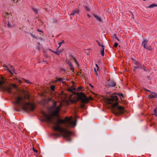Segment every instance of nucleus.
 <instances>
[{
  "label": "nucleus",
  "mask_w": 157,
  "mask_h": 157,
  "mask_svg": "<svg viewBox=\"0 0 157 157\" xmlns=\"http://www.w3.org/2000/svg\"><path fill=\"white\" fill-rule=\"evenodd\" d=\"M33 151H35V152H36V153L37 152V150H36L34 147L33 148Z\"/></svg>",
  "instance_id": "2f4dec72"
},
{
  "label": "nucleus",
  "mask_w": 157,
  "mask_h": 157,
  "mask_svg": "<svg viewBox=\"0 0 157 157\" xmlns=\"http://www.w3.org/2000/svg\"><path fill=\"white\" fill-rule=\"evenodd\" d=\"M62 80V78H58L57 81H61Z\"/></svg>",
  "instance_id": "f704fd0d"
},
{
  "label": "nucleus",
  "mask_w": 157,
  "mask_h": 157,
  "mask_svg": "<svg viewBox=\"0 0 157 157\" xmlns=\"http://www.w3.org/2000/svg\"><path fill=\"white\" fill-rule=\"evenodd\" d=\"M75 90V88H74V87H73L71 89H70V91H71L72 92L74 91Z\"/></svg>",
  "instance_id": "a878e982"
},
{
  "label": "nucleus",
  "mask_w": 157,
  "mask_h": 157,
  "mask_svg": "<svg viewBox=\"0 0 157 157\" xmlns=\"http://www.w3.org/2000/svg\"><path fill=\"white\" fill-rule=\"evenodd\" d=\"M55 86L52 85L51 86V89L52 91H53L55 90Z\"/></svg>",
  "instance_id": "b1692460"
},
{
  "label": "nucleus",
  "mask_w": 157,
  "mask_h": 157,
  "mask_svg": "<svg viewBox=\"0 0 157 157\" xmlns=\"http://www.w3.org/2000/svg\"><path fill=\"white\" fill-rule=\"evenodd\" d=\"M38 30L39 31V32H41V31H40V30H39V29H38Z\"/></svg>",
  "instance_id": "8fccbe9b"
},
{
  "label": "nucleus",
  "mask_w": 157,
  "mask_h": 157,
  "mask_svg": "<svg viewBox=\"0 0 157 157\" xmlns=\"http://www.w3.org/2000/svg\"><path fill=\"white\" fill-rule=\"evenodd\" d=\"M82 89V87H78L77 89V91H79L81 89Z\"/></svg>",
  "instance_id": "c85d7f7f"
},
{
  "label": "nucleus",
  "mask_w": 157,
  "mask_h": 157,
  "mask_svg": "<svg viewBox=\"0 0 157 157\" xmlns=\"http://www.w3.org/2000/svg\"><path fill=\"white\" fill-rule=\"evenodd\" d=\"M41 113L43 117V121L53 124L54 125L53 129L55 131L61 133V134H59L55 133L53 134L54 136L58 137L62 136L68 142H70L71 141V139L69 137V136L71 134V132L67 130L66 128L61 127L60 124V123L66 124V126L67 127H74L76 125V120H75V121H73L72 120L71 118L66 117L64 120L59 119L58 121H55L52 120L51 117L46 114L44 112L41 111Z\"/></svg>",
  "instance_id": "f257e3e1"
},
{
  "label": "nucleus",
  "mask_w": 157,
  "mask_h": 157,
  "mask_svg": "<svg viewBox=\"0 0 157 157\" xmlns=\"http://www.w3.org/2000/svg\"><path fill=\"white\" fill-rule=\"evenodd\" d=\"M96 66L97 67V71H98V65H97V64H96Z\"/></svg>",
  "instance_id": "4c0bfd02"
},
{
  "label": "nucleus",
  "mask_w": 157,
  "mask_h": 157,
  "mask_svg": "<svg viewBox=\"0 0 157 157\" xmlns=\"http://www.w3.org/2000/svg\"><path fill=\"white\" fill-rule=\"evenodd\" d=\"M13 86L14 88H16L17 87L16 85L15 84H13Z\"/></svg>",
  "instance_id": "a19ab883"
},
{
  "label": "nucleus",
  "mask_w": 157,
  "mask_h": 157,
  "mask_svg": "<svg viewBox=\"0 0 157 157\" xmlns=\"http://www.w3.org/2000/svg\"><path fill=\"white\" fill-rule=\"evenodd\" d=\"M157 6V5L153 3L150 5V6H148L147 8H152L154 7Z\"/></svg>",
  "instance_id": "a211bd4d"
},
{
  "label": "nucleus",
  "mask_w": 157,
  "mask_h": 157,
  "mask_svg": "<svg viewBox=\"0 0 157 157\" xmlns=\"http://www.w3.org/2000/svg\"><path fill=\"white\" fill-rule=\"evenodd\" d=\"M143 0V1H146V0Z\"/></svg>",
  "instance_id": "603ef678"
},
{
  "label": "nucleus",
  "mask_w": 157,
  "mask_h": 157,
  "mask_svg": "<svg viewBox=\"0 0 157 157\" xmlns=\"http://www.w3.org/2000/svg\"><path fill=\"white\" fill-rule=\"evenodd\" d=\"M73 60L77 66H79V63H78V61L76 60V59L73 56H71V59Z\"/></svg>",
  "instance_id": "dca6fc26"
},
{
  "label": "nucleus",
  "mask_w": 157,
  "mask_h": 157,
  "mask_svg": "<svg viewBox=\"0 0 157 157\" xmlns=\"http://www.w3.org/2000/svg\"><path fill=\"white\" fill-rule=\"evenodd\" d=\"M31 35H32V36L33 37H34V36L33 34H31Z\"/></svg>",
  "instance_id": "09e8293b"
},
{
  "label": "nucleus",
  "mask_w": 157,
  "mask_h": 157,
  "mask_svg": "<svg viewBox=\"0 0 157 157\" xmlns=\"http://www.w3.org/2000/svg\"><path fill=\"white\" fill-rule=\"evenodd\" d=\"M4 16L6 18H8L7 21L8 22V24L7 25V26L8 27L10 28L13 26L14 25L13 23L12 22H10L8 20L9 17H11V15L9 14L8 13H5V14L4 15Z\"/></svg>",
  "instance_id": "0eeeda50"
},
{
  "label": "nucleus",
  "mask_w": 157,
  "mask_h": 157,
  "mask_svg": "<svg viewBox=\"0 0 157 157\" xmlns=\"http://www.w3.org/2000/svg\"><path fill=\"white\" fill-rule=\"evenodd\" d=\"M144 70H145V71H146V70H145V69H144Z\"/></svg>",
  "instance_id": "864d4df0"
},
{
  "label": "nucleus",
  "mask_w": 157,
  "mask_h": 157,
  "mask_svg": "<svg viewBox=\"0 0 157 157\" xmlns=\"http://www.w3.org/2000/svg\"><path fill=\"white\" fill-rule=\"evenodd\" d=\"M75 14H78L79 13V10L78 9H75L73 10Z\"/></svg>",
  "instance_id": "412c9836"
},
{
  "label": "nucleus",
  "mask_w": 157,
  "mask_h": 157,
  "mask_svg": "<svg viewBox=\"0 0 157 157\" xmlns=\"http://www.w3.org/2000/svg\"><path fill=\"white\" fill-rule=\"evenodd\" d=\"M154 112L155 113H156V109H154Z\"/></svg>",
  "instance_id": "37998d69"
},
{
  "label": "nucleus",
  "mask_w": 157,
  "mask_h": 157,
  "mask_svg": "<svg viewBox=\"0 0 157 157\" xmlns=\"http://www.w3.org/2000/svg\"><path fill=\"white\" fill-rule=\"evenodd\" d=\"M148 42V40L146 39H144L142 42V45L144 48H146V44Z\"/></svg>",
  "instance_id": "f8f14e48"
},
{
  "label": "nucleus",
  "mask_w": 157,
  "mask_h": 157,
  "mask_svg": "<svg viewBox=\"0 0 157 157\" xmlns=\"http://www.w3.org/2000/svg\"><path fill=\"white\" fill-rule=\"evenodd\" d=\"M139 63L140 65L139 66L138 64H136L137 65V66H135L134 67V68L133 69L134 70H135V69H136V68H142V69L143 67H144V65L143 64L140 63L139 62Z\"/></svg>",
  "instance_id": "ddd939ff"
},
{
  "label": "nucleus",
  "mask_w": 157,
  "mask_h": 157,
  "mask_svg": "<svg viewBox=\"0 0 157 157\" xmlns=\"http://www.w3.org/2000/svg\"><path fill=\"white\" fill-rule=\"evenodd\" d=\"M148 98H157V94L155 92H151L150 94L148 95Z\"/></svg>",
  "instance_id": "9d476101"
},
{
  "label": "nucleus",
  "mask_w": 157,
  "mask_h": 157,
  "mask_svg": "<svg viewBox=\"0 0 157 157\" xmlns=\"http://www.w3.org/2000/svg\"><path fill=\"white\" fill-rule=\"evenodd\" d=\"M52 100V99L50 98L49 99V101H51Z\"/></svg>",
  "instance_id": "49530a36"
},
{
  "label": "nucleus",
  "mask_w": 157,
  "mask_h": 157,
  "mask_svg": "<svg viewBox=\"0 0 157 157\" xmlns=\"http://www.w3.org/2000/svg\"><path fill=\"white\" fill-rule=\"evenodd\" d=\"M94 71H95V73L97 75V71H96L95 68H94Z\"/></svg>",
  "instance_id": "58836bf2"
},
{
  "label": "nucleus",
  "mask_w": 157,
  "mask_h": 157,
  "mask_svg": "<svg viewBox=\"0 0 157 157\" xmlns=\"http://www.w3.org/2000/svg\"><path fill=\"white\" fill-rule=\"evenodd\" d=\"M132 61H133V63H135V64H138V65H139V66L140 65L139 63V62H138L137 61H136L135 59H133V58H132Z\"/></svg>",
  "instance_id": "aec40b11"
},
{
  "label": "nucleus",
  "mask_w": 157,
  "mask_h": 157,
  "mask_svg": "<svg viewBox=\"0 0 157 157\" xmlns=\"http://www.w3.org/2000/svg\"><path fill=\"white\" fill-rule=\"evenodd\" d=\"M84 7L87 11H89L90 10L89 8L87 6H84Z\"/></svg>",
  "instance_id": "bb28decb"
},
{
  "label": "nucleus",
  "mask_w": 157,
  "mask_h": 157,
  "mask_svg": "<svg viewBox=\"0 0 157 157\" xmlns=\"http://www.w3.org/2000/svg\"><path fill=\"white\" fill-rule=\"evenodd\" d=\"M33 10L34 12H35V13H37V10L36 9H35V8H33Z\"/></svg>",
  "instance_id": "cd10ccee"
},
{
  "label": "nucleus",
  "mask_w": 157,
  "mask_h": 157,
  "mask_svg": "<svg viewBox=\"0 0 157 157\" xmlns=\"http://www.w3.org/2000/svg\"><path fill=\"white\" fill-rule=\"evenodd\" d=\"M23 80H24V81L25 82L27 83L28 84H31L32 83L31 82H30L29 80H26V79H24V78H23Z\"/></svg>",
  "instance_id": "5701e85b"
},
{
  "label": "nucleus",
  "mask_w": 157,
  "mask_h": 157,
  "mask_svg": "<svg viewBox=\"0 0 157 157\" xmlns=\"http://www.w3.org/2000/svg\"><path fill=\"white\" fill-rule=\"evenodd\" d=\"M11 87L8 86L7 82L4 78L2 77L0 78V90L3 91H7L11 93Z\"/></svg>",
  "instance_id": "39448f33"
},
{
  "label": "nucleus",
  "mask_w": 157,
  "mask_h": 157,
  "mask_svg": "<svg viewBox=\"0 0 157 157\" xmlns=\"http://www.w3.org/2000/svg\"><path fill=\"white\" fill-rule=\"evenodd\" d=\"M4 66L6 68V69H7V70L8 71L9 73H10L11 75H12L13 74V73L11 71V70H12L13 71L14 73H15L14 71V70L13 69V68L12 66H11V65L10 66V69L8 67L6 66V65H4Z\"/></svg>",
  "instance_id": "1a4fd4ad"
},
{
  "label": "nucleus",
  "mask_w": 157,
  "mask_h": 157,
  "mask_svg": "<svg viewBox=\"0 0 157 157\" xmlns=\"http://www.w3.org/2000/svg\"><path fill=\"white\" fill-rule=\"evenodd\" d=\"M114 36H115V38L116 39H117L118 41H119V40L117 38V36H116V35L115 34H114Z\"/></svg>",
  "instance_id": "e433bc0d"
},
{
  "label": "nucleus",
  "mask_w": 157,
  "mask_h": 157,
  "mask_svg": "<svg viewBox=\"0 0 157 157\" xmlns=\"http://www.w3.org/2000/svg\"><path fill=\"white\" fill-rule=\"evenodd\" d=\"M146 48L147 50H151V48L150 47H148L147 46H146V48Z\"/></svg>",
  "instance_id": "393cba45"
},
{
  "label": "nucleus",
  "mask_w": 157,
  "mask_h": 157,
  "mask_svg": "<svg viewBox=\"0 0 157 157\" xmlns=\"http://www.w3.org/2000/svg\"><path fill=\"white\" fill-rule=\"evenodd\" d=\"M87 16H88V17L89 18L90 17V16L89 14H87Z\"/></svg>",
  "instance_id": "c03bdc74"
},
{
  "label": "nucleus",
  "mask_w": 157,
  "mask_h": 157,
  "mask_svg": "<svg viewBox=\"0 0 157 157\" xmlns=\"http://www.w3.org/2000/svg\"><path fill=\"white\" fill-rule=\"evenodd\" d=\"M18 82H19V83H21L22 82H21V80H19L18 81Z\"/></svg>",
  "instance_id": "ea45409f"
},
{
  "label": "nucleus",
  "mask_w": 157,
  "mask_h": 157,
  "mask_svg": "<svg viewBox=\"0 0 157 157\" xmlns=\"http://www.w3.org/2000/svg\"><path fill=\"white\" fill-rule=\"evenodd\" d=\"M67 63L68 64L71 70L73 71L74 68L73 67L71 62L69 60H67Z\"/></svg>",
  "instance_id": "9b49d317"
},
{
  "label": "nucleus",
  "mask_w": 157,
  "mask_h": 157,
  "mask_svg": "<svg viewBox=\"0 0 157 157\" xmlns=\"http://www.w3.org/2000/svg\"><path fill=\"white\" fill-rule=\"evenodd\" d=\"M16 103L24 111H28V107L31 111H33L34 109V104L30 102H26L22 98L18 96L16 98Z\"/></svg>",
  "instance_id": "7ed1b4c3"
},
{
  "label": "nucleus",
  "mask_w": 157,
  "mask_h": 157,
  "mask_svg": "<svg viewBox=\"0 0 157 157\" xmlns=\"http://www.w3.org/2000/svg\"><path fill=\"white\" fill-rule=\"evenodd\" d=\"M90 85V86H91L92 87H93V86L92 85Z\"/></svg>",
  "instance_id": "3c124183"
},
{
  "label": "nucleus",
  "mask_w": 157,
  "mask_h": 157,
  "mask_svg": "<svg viewBox=\"0 0 157 157\" xmlns=\"http://www.w3.org/2000/svg\"><path fill=\"white\" fill-rule=\"evenodd\" d=\"M64 43V41L63 40H62L61 42H60L59 43H58V44L59 45V47L57 48V50H58L59 49V48L61 46V44H63Z\"/></svg>",
  "instance_id": "4be33fe9"
},
{
  "label": "nucleus",
  "mask_w": 157,
  "mask_h": 157,
  "mask_svg": "<svg viewBox=\"0 0 157 157\" xmlns=\"http://www.w3.org/2000/svg\"><path fill=\"white\" fill-rule=\"evenodd\" d=\"M107 84L109 86L111 87H115L116 85V82L113 80H109Z\"/></svg>",
  "instance_id": "6e6552de"
},
{
  "label": "nucleus",
  "mask_w": 157,
  "mask_h": 157,
  "mask_svg": "<svg viewBox=\"0 0 157 157\" xmlns=\"http://www.w3.org/2000/svg\"><path fill=\"white\" fill-rule=\"evenodd\" d=\"M57 50H58L57 52V51L56 52H54V51H52V50H51V51H52V52H54L57 55H59L62 52V50H59V49L58 50L57 49Z\"/></svg>",
  "instance_id": "f3484780"
},
{
  "label": "nucleus",
  "mask_w": 157,
  "mask_h": 157,
  "mask_svg": "<svg viewBox=\"0 0 157 157\" xmlns=\"http://www.w3.org/2000/svg\"><path fill=\"white\" fill-rule=\"evenodd\" d=\"M77 96L78 99L81 101L82 103H86L88 101V99L86 97V95L83 93H78Z\"/></svg>",
  "instance_id": "423d86ee"
},
{
  "label": "nucleus",
  "mask_w": 157,
  "mask_h": 157,
  "mask_svg": "<svg viewBox=\"0 0 157 157\" xmlns=\"http://www.w3.org/2000/svg\"><path fill=\"white\" fill-rule=\"evenodd\" d=\"M104 47L103 45L102 46L101 50V53L102 56L104 55Z\"/></svg>",
  "instance_id": "2eb2a0df"
},
{
  "label": "nucleus",
  "mask_w": 157,
  "mask_h": 157,
  "mask_svg": "<svg viewBox=\"0 0 157 157\" xmlns=\"http://www.w3.org/2000/svg\"><path fill=\"white\" fill-rule=\"evenodd\" d=\"M118 95L120 97H123V94H119Z\"/></svg>",
  "instance_id": "72a5a7b5"
},
{
  "label": "nucleus",
  "mask_w": 157,
  "mask_h": 157,
  "mask_svg": "<svg viewBox=\"0 0 157 157\" xmlns=\"http://www.w3.org/2000/svg\"><path fill=\"white\" fill-rule=\"evenodd\" d=\"M52 101L53 105L50 108V110L52 112L53 116L58 117L61 107L62 106V103L53 100Z\"/></svg>",
  "instance_id": "20e7f679"
},
{
  "label": "nucleus",
  "mask_w": 157,
  "mask_h": 157,
  "mask_svg": "<svg viewBox=\"0 0 157 157\" xmlns=\"http://www.w3.org/2000/svg\"><path fill=\"white\" fill-rule=\"evenodd\" d=\"M31 35H32V36L33 37H34V36L33 34H31Z\"/></svg>",
  "instance_id": "de8ad7c7"
},
{
  "label": "nucleus",
  "mask_w": 157,
  "mask_h": 157,
  "mask_svg": "<svg viewBox=\"0 0 157 157\" xmlns=\"http://www.w3.org/2000/svg\"><path fill=\"white\" fill-rule=\"evenodd\" d=\"M24 98L25 99H29L30 98V96L28 94H26L25 95Z\"/></svg>",
  "instance_id": "6ab92c4d"
},
{
  "label": "nucleus",
  "mask_w": 157,
  "mask_h": 157,
  "mask_svg": "<svg viewBox=\"0 0 157 157\" xmlns=\"http://www.w3.org/2000/svg\"><path fill=\"white\" fill-rule=\"evenodd\" d=\"M75 14V13L74 12V11H73L71 13V15H74Z\"/></svg>",
  "instance_id": "c9c22d12"
},
{
  "label": "nucleus",
  "mask_w": 157,
  "mask_h": 157,
  "mask_svg": "<svg viewBox=\"0 0 157 157\" xmlns=\"http://www.w3.org/2000/svg\"><path fill=\"white\" fill-rule=\"evenodd\" d=\"M97 43H98L99 46H101L102 47V46L103 45H101V44L98 41H97Z\"/></svg>",
  "instance_id": "473e14b6"
},
{
  "label": "nucleus",
  "mask_w": 157,
  "mask_h": 157,
  "mask_svg": "<svg viewBox=\"0 0 157 157\" xmlns=\"http://www.w3.org/2000/svg\"><path fill=\"white\" fill-rule=\"evenodd\" d=\"M15 110L16 111H20V109H15Z\"/></svg>",
  "instance_id": "79ce46f5"
},
{
  "label": "nucleus",
  "mask_w": 157,
  "mask_h": 157,
  "mask_svg": "<svg viewBox=\"0 0 157 157\" xmlns=\"http://www.w3.org/2000/svg\"><path fill=\"white\" fill-rule=\"evenodd\" d=\"M144 90H145L146 91H148V92H150V93H151V92L150 90H147L145 88H144Z\"/></svg>",
  "instance_id": "7c9ffc66"
},
{
  "label": "nucleus",
  "mask_w": 157,
  "mask_h": 157,
  "mask_svg": "<svg viewBox=\"0 0 157 157\" xmlns=\"http://www.w3.org/2000/svg\"><path fill=\"white\" fill-rule=\"evenodd\" d=\"M118 45V44L117 43H114V46L115 47H117V46Z\"/></svg>",
  "instance_id": "c756f323"
},
{
  "label": "nucleus",
  "mask_w": 157,
  "mask_h": 157,
  "mask_svg": "<svg viewBox=\"0 0 157 157\" xmlns=\"http://www.w3.org/2000/svg\"><path fill=\"white\" fill-rule=\"evenodd\" d=\"M93 16L94 17L96 18L97 20L100 22H101L102 21V20L101 18L100 17H99L95 14H93Z\"/></svg>",
  "instance_id": "4468645a"
},
{
  "label": "nucleus",
  "mask_w": 157,
  "mask_h": 157,
  "mask_svg": "<svg viewBox=\"0 0 157 157\" xmlns=\"http://www.w3.org/2000/svg\"><path fill=\"white\" fill-rule=\"evenodd\" d=\"M154 115L155 116H157V114H156V113H155V114H154Z\"/></svg>",
  "instance_id": "a18cd8bd"
},
{
  "label": "nucleus",
  "mask_w": 157,
  "mask_h": 157,
  "mask_svg": "<svg viewBox=\"0 0 157 157\" xmlns=\"http://www.w3.org/2000/svg\"><path fill=\"white\" fill-rule=\"evenodd\" d=\"M118 100L117 96L115 95H113L109 98L106 99L107 103L110 105L112 112L116 115L123 114L125 111L124 107L118 105Z\"/></svg>",
  "instance_id": "f03ea898"
}]
</instances>
